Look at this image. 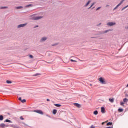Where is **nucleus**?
<instances>
[{"label":"nucleus","mask_w":128,"mask_h":128,"mask_svg":"<svg viewBox=\"0 0 128 128\" xmlns=\"http://www.w3.org/2000/svg\"><path fill=\"white\" fill-rule=\"evenodd\" d=\"M98 80L101 84H106V80L104 78H100Z\"/></svg>","instance_id":"nucleus-1"},{"label":"nucleus","mask_w":128,"mask_h":128,"mask_svg":"<svg viewBox=\"0 0 128 128\" xmlns=\"http://www.w3.org/2000/svg\"><path fill=\"white\" fill-rule=\"evenodd\" d=\"M42 18H44L43 16H38V17H33L32 20H42Z\"/></svg>","instance_id":"nucleus-2"},{"label":"nucleus","mask_w":128,"mask_h":128,"mask_svg":"<svg viewBox=\"0 0 128 128\" xmlns=\"http://www.w3.org/2000/svg\"><path fill=\"white\" fill-rule=\"evenodd\" d=\"M34 112H36V114H39L44 116V112H42V111L41 110H34Z\"/></svg>","instance_id":"nucleus-3"},{"label":"nucleus","mask_w":128,"mask_h":128,"mask_svg":"<svg viewBox=\"0 0 128 128\" xmlns=\"http://www.w3.org/2000/svg\"><path fill=\"white\" fill-rule=\"evenodd\" d=\"M126 0H122L120 2V3L118 4L116 8L114 9V10H116V8H118V6H122V4H124V2Z\"/></svg>","instance_id":"nucleus-4"},{"label":"nucleus","mask_w":128,"mask_h":128,"mask_svg":"<svg viewBox=\"0 0 128 128\" xmlns=\"http://www.w3.org/2000/svg\"><path fill=\"white\" fill-rule=\"evenodd\" d=\"M0 128H8V125H6V124H0Z\"/></svg>","instance_id":"nucleus-5"},{"label":"nucleus","mask_w":128,"mask_h":128,"mask_svg":"<svg viewBox=\"0 0 128 128\" xmlns=\"http://www.w3.org/2000/svg\"><path fill=\"white\" fill-rule=\"evenodd\" d=\"M74 106H76V108H81L80 104L78 103H74Z\"/></svg>","instance_id":"nucleus-6"},{"label":"nucleus","mask_w":128,"mask_h":128,"mask_svg":"<svg viewBox=\"0 0 128 128\" xmlns=\"http://www.w3.org/2000/svg\"><path fill=\"white\" fill-rule=\"evenodd\" d=\"M101 110H102V114H106V109L102 107L101 108Z\"/></svg>","instance_id":"nucleus-7"},{"label":"nucleus","mask_w":128,"mask_h":128,"mask_svg":"<svg viewBox=\"0 0 128 128\" xmlns=\"http://www.w3.org/2000/svg\"><path fill=\"white\" fill-rule=\"evenodd\" d=\"M26 26V24H20V25H19L18 26V28H24V26Z\"/></svg>","instance_id":"nucleus-8"},{"label":"nucleus","mask_w":128,"mask_h":128,"mask_svg":"<svg viewBox=\"0 0 128 128\" xmlns=\"http://www.w3.org/2000/svg\"><path fill=\"white\" fill-rule=\"evenodd\" d=\"M57 113H58V110H53V112H52L53 114L56 115V114Z\"/></svg>","instance_id":"nucleus-9"},{"label":"nucleus","mask_w":128,"mask_h":128,"mask_svg":"<svg viewBox=\"0 0 128 128\" xmlns=\"http://www.w3.org/2000/svg\"><path fill=\"white\" fill-rule=\"evenodd\" d=\"M126 102H128V99L126 98L124 99V103L126 104Z\"/></svg>","instance_id":"nucleus-10"},{"label":"nucleus","mask_w":128,"mask_h":128,"mask_svg":"<svg viewBox=\"0 0 128 128\" xmlns=\"http://www.w3.org/2000/svg\"><path fill=\"white\" fill-rule=\"evenodd\" d=\"M94 116H98V110L94 112Z\"/></svg>","instance_id":"nucleus-11"},{"label":"nucleus","mask_w":128,"mask_h":128,"mask_svg":"<svg viewBox=\"0 0 128 128\" xmlns=\"http://www.w3.org/2000/svg\"><path fill=\"white\" fill-rule=\"evenodd\" d=\"M54 106H56V108H60V106H62V105L58 104H54Z\"/></svg>","instance_id":"nucleus-12"},{"label":"nucleus","mask_w":128,"mask_h":128,"mask_svg":"<svg viewBox=\"0 0 128 128\" xmlns=\"http://www.w3.org/2000/svg\"><path fill=\"white\" fill-rule=\"evenodd\" d=\"M46 40H47L46 38H43L41 40V42H46Z\"/></svg>","instance_id":"nucleus-13"},{"label":"nucleus","mask_w":128,"mask_h":128,"mask_svg":"<svg viewBox=\"0 0 128 128\" xmlns=\"http://www.w3.org/2000/svg\"><path fill=\"white\" fill-rule=\"evenodd\" d=\"M8 6H5V7H0V10H4V8H8Z\"/></svg>","instance_id":"nucleus-14"},{"label":"nucleus","mask_w":128,"mask_h":128,"mask_svg":"<svg viewBox=\"0 0 128 128\" xmlns=\"http://www.w3.org/2000/svg\"><path fill=\"white\" fill-rule=\"evenodd\" d=\"M109 26H112V22H110L107 24Z\"/></svg>","instance_id":"nucleus-15"},{"label":"nucleus","mask_w":128,"mask_h":128,"mask_svg":"<svg viewBox=\"0 0 128 128\" xmlns=\"http://www.w3.org/2000/svg\"><path fill=\"white\" fill-rule=\"evenodd\" d=\"M6 82L8 84H12V81H10V80H7Z\"/></svg>","instance_id":"nucleus-16"},{"label":"nucleus","mask_w":128,"mask_h":128,"mask_svg":"<svg viewBox=\"0 0 128 128\" xmlns=\"http://www.w3.org/2000/svg\"><path fill=\"white\" fill-rule=\"evenodd\" d=\"M4 116H0V120H1V121L4 120Z\"/></svg>","instance_id":"nucleus-17"},{"label":"nucleus","mask_w":128,"mask_h":128,"mask_svg":"<svg viewBox=\"0 0 128 128\" xmlns=\"http://www.w3.org/2000/svg\"><path fill=\"white\" fill-rule=\"evenodd\" d=\"M5 122H10V124H12V121H10V120H6Z\"/></svg>","instance_id":"nucleus-18"},{"label":"nucleus","mask_w":128,"mask_h":128,"mask_svg":"<svg viewBox=\"0 0 128 128\" xmlns=\"http://www.w3.org/2000/svg\"><path fill=\"white\" fill-rule=\"evenodd\" d=\"M107 126H112V122H108L106 124Z\"/></svg>","instance_id":"nucleus-19"},{"label":"nucleus","mask_w":128,"mask_h":128,"mask_svg":"<svg viewBox=\"0 0 128 128\" xmlns=\"http://www.w3.org/2000/svg\"><path fill=\"white\" fill-rule=\"evenodd\" d=\"M118 112H124V110L122 108H120L118 110Z\"/></svg>","instance_id":"nucleus-20"},{"label":"nucleus","mask_w":128,"mask_h":128,"mask_svg":"<svg viewBox=\"0 0 128 128\" xmlns=\"http://www.w3.org/2000/svg\"><path fill=\"white\" fill-rule=\"evenodd\" d=\"M120 106H124V102H121Z\"/></svg>","instance_id":"nucleus-21"},{"label":"nucleus","mask_w":128,"mask_h":128,"mask_svg":"<svg viewBox=\"0 0 128 128\" xmlns=\"http://www.w3.org/2000/svg\"><path fill=\"white\" fill-rule=\"evenodd\" d=\"M21 102H22V104H24V102H26V100H22V101Z\"/></svg>","instance_id":"nucleus-22"},{"label":"nucleus","mask_w":128,"mask_h":128,"mask_svg":"<svg viewBox=\"0 0 128 128\" xmlns=\"http://www.w3.org/2000/svg\"><path fill=\"white\" fill-rule=\"evenodd\" d=\"M90 4V1H89L86 5V6H88V4Z\"/></svg>","instance_id":"nucleus-23"},{"label":"nucleus","mask_w":128,"mask_h":128,"mask_svg":"<svg viewBox=\"0 0 128 128\" xmlns=\"http://www.w3.org/2000/svg\"><path fill=\"white\" fill-rule=\"evenodd\" d=\"M94 4H96V3H93L91 6L88 8V10H90V8H92L93 6H94Z\"/></svg>","instance_id":"nucleus-24"},{"label":"nucleus","mask_w":128,"mask_h":128,"mask_svg":"<svg viewBox=\"0 0 128 128\" xmlns=\"http://www.w3.org/2000/svg\"><path fill=\"white\" fill-rule=\"evenodd\" d=\"M128 8V5L127 6H126V7H124V8H123L122 9V10H126V8Z\"/></svg>","instance_id":"nucleus-25"},{"label":"nucleus","mask_w":128,"mask_h":128,"mask_svg":"<svg viewBox=\"0 0 128 128\" xmlns=\"http://www.w3.org/2000/svg\"><path fill=\"white\" fill-rule=\"evenodd\" d=\"M112 32V30H106V31L104 32V34H107V32Z\"/></svg>","instance_id":"nucleus-26"},{"label":"nucleus","mask_w":128,"mask_h":128,"mask_svg":"<svg viewBox=\"0 0 128 128\" xmlns=\"http://www.w3.org/2000/svg\"><path fill=\"white\" fill-rule=\"evenodd\" d=\"M70 62H77L76 60H71Z\"/></svg>","instance_id":"nucleus-27"},{"label":"nucleus","mask_w":128,"mask_h":128,"mask_svg":"<svg viewBox=\"0 0 128 128\" xmlns=\"http://www.w3.org/2000/svg\"><path fill=\"white\" fill-rule=\"evenodd\" d=\"M29 56L30 58H34V56H32V55H30Z\"/></svg>","instance_id":"nucleus-28"},{"label":"nucleus","mask_w":128,"mask_h":128,"mask_svg":"<svg viewBox=\"0 0 128 128\" xmlns=\"http://www.w3.org/2000/svg\"><path fill=\"white\" fill-rule=\"evenodd\" d=\"M16 8H17V10H20V8H22V6L17 7Z\"/></svg>","instance_id":"nucleus-29"},{"label":"nucleus","mask_w":128,"mask_h":128,"mask_svg":"<svg viewBox=\"0 0 128 128\" xmlns=\"http://www.w3.org/2000/svg\"><path fill=\"white\" fill-rule=\"evenodd\" d=\"M110 102H112V99L110 98Z\"/></svg>","instance_id":"nucleus-30"},{"label":"nucleus","mask_w":128,"mask_h":128,"mask_svg":"<svg viewBox=\"0 0 128 128\" xmlns=\"http://www.w3.org/2000/svg\"><path fill=\"white\" fill-rule=\"evenodd\" d=\"M20 118V120H24V118H22V116H21Z\"/></svg>","instance_id":"nucleus-31"},{"label":"nucleus","mask_w":128,"mask_h":128,"mask_svg":"<svg viewBox=\"0 0 128 128\" xmlns=\"http://www.w3.org/2000/svg\"><path fill=\"white\" fill-rule=\"evenodd\" d=\"M18 100H20V102H22V98H20Z\"/></svg>","instance_id":"nucleus-32"},{"label":"nucleus","mask_w":128,"mask_h":128,"mask_svg":"<svg viewBox=\"0 0 128 128\" xmlns=\"http://www.w3.org/2000/svg\"><path fill=\"white\" fill-rule=\"evenodd\" d=\"M29 6H32V5H31V4H30V5H28V6H27L26 7H27V8H29Z\"/></svg>","instance_id":"nucleus-33"},{"label":"nucleus","mask_w":128,"mask_h":128,"mask_svg":"<svg viewBox=\"0 0 128 128\" xmlns=\"http://www.w3.org/2000/svg\"><path fill=\"white\" fill-rule=\"evenodd\" d=\"M40 76V74H36L34 76Z\"/></svg>","instance_id":"nucleus-34"},{"label":"nucleus","mask_w":128,"mask_h":128,"mask_svg":"<svg viewBox=\"0 0 128 128\" xmlns=\"http://www.w3.org/2000/svg\"><path fill=\"white\" fill-rule=\"evenodd\" d=\"M47 102H50V99H47Z\"/></svg>","instance_id":"nucleus-35"},{"label":"nucleus","mask_w":128,"mask_h":128,"mask_svg":"<svg viewBox=\"0 0 128 128\" xmlns=\"http://www.w3.org/2000/svg\"><path fill=\"white\" fill-rule=\"evenodd\" d=\"M100 8H98L97 10H100Z\"/></svg>","instance_id":"nucleus-36"},{"label":"nucleus","mask_w":128,"mask_h":128,"mask_svg":"<svg viewBox=\"0 0 128 128\" xmlns=\"http://www.w3.org/2000/svg\"><path fill=\"white\" fill-rule=\"evenodd\" d=\"M115 23H112V26H115Z\"/></svg>","instance_id":"nucleus-37"},{"label":"nucleus","mask_w":128,"mask_h":128,"mask_svg":"<svg viewBox=\"0 0 128 128\" xmlns=\"http://www.w3.org/2000/svg\"><path fill=\"white\" fill-rule=\"evenodd\" d=\"M92 128H94V126H92Z\"/></svg>","instance_id":"nucleus-38"},{"label":"nucleus","mask_w":128,"mask_h":128,"mask_svg":"<svg viewBox=\"0 0 128 128\" xmlns=\"http://www.w3.org/2000/svg\"><path fill=\"white\" fill-rule=\"evenodd\" d=\"M104 124V122L102 123V124Z\"/></svg>","instance_id":"nucleus-39"},{"label":"nucleus","mask_w":128,"mask_h":128,"mask_svg":"<svg viewBox=\"0 0 128 128\" xmlns=\"http://www.w3.org/2000/svg\"><path fill=\"white\" fill-rule=\"evenodd\" d=\"M35 28H38V26H36V27H35Z\"/></svg>","instance_id":"nucleus-40"},{"label":"nucleus","mask_w":128,"mask_h":128,"mask_svg":"<svg viewBox=\"0 0 128 128\" xmlns=\"http://www.w3.org/2000/svg\"><path fill=\"white\" fill-rule=\"evenodd\" d=\"M112 102H114V100H112Z\"/></svg>","instance_id":"nucleus-41"},{"label":"nucleus","mask_w":128,"mask_h":128,"mask_svg":"<svg viewBox=\"0 0 128 128\" xmlns=\"http://www.w3.org/2000/svg\"><path fill=\"white\" fill-rule=\"evenodd\" d=\"M90 86H92V84H90Z\"/></svg>","instance_id":"nucleus-42"}]
</instances>
